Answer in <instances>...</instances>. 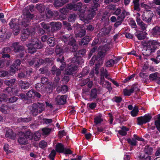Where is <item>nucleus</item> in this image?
Masks as SVG:
<instances>
[{
    "label": "nucleus",
    "mask_w": 160,
    "mask_h": 160,
    "mask_svg": "<svg viewBox=\"0 0 160 160\" xmlns=\"http://www.w3.org/2000/svg\"><path fill=\"white\" fill-rule=\"evenodd\" d=\"M28 52L29 53H33L36 51L37 49H41L42 47V44L38 40L37 38H33L30 42L27 44Z\"/></svg>",
    "instance_id": "1"
},
{
    "label": "nucleus",
    "mask_w": 160,
    "mask_h": 160,
    "mask_svg": "<svg viewBox=\"0 0 160 160\" xmlns=\"http://www.w3.org/2000/svg\"><path fill=\"white\" fill-rule=\"evenodd\" d=\"M84 60L76 57L72 58V63L69 65L65 70V74L71 75L72 72L76 70L78 68L77 65L84 62Z\"/></svg>",
    "instance_id": "2"
},
{
    "label": "nucleus",
    "mask_w": 160,
    "mask_h": 160,
    "mask_svg": "<svg viewBox=\"0 0 160 160\" xmlns=\"http://www.w3.org/2000/svg\"><path fill=\"white\" fill-rule=\"evenodd\" d=\"M30 113L33 116H36L44 110V106L41 103H34L30 107Z\"/></svg>",
    "instance_id": "3"
},
{
    "label": "nucleus",
    "mask_w": 160,
    "mask_h": 160,
    "mask_svg": "<svg viewBox=\"0 0 160 160\" xmlns=\"http://www.w3.org/2000/svg\"><path fill=\"white\" fill-rule=\"evenodd\" d=\"M23 18L22 20L19 18V20L21 21V24L20 25L21 26V28L23 29L24 27H26L29 25L30 20L32 18L33 16V15L29 12L28 14L23 15Z\"/></svg>",
    "instance_id": "4"
},
{
    "label": "nucleus",
    "mask_w": 160,
    "mask_h": 160,
    "mask_svg": "<svg viewBox=\"0 0 160 160\" xmlns=\"http://www.w3.org/2000/svg\"><path fill=\"white\" fill-rule=\"evenodd\" d=\"M153 14L151 11H144L142 14V20L146 23L150 24L152 22Z\"/></svg>",
    "instance_id": "5"
},
{
    "label": "nucleus",
    "mask_w": 160,
    "mask_h": 160,
    "mask_svg": "<svg viewBox=\"0 0 160 160\" xmlns=\"http://www.w3.org/2000/svg\"><path fill=\"white\" fill-rule=\"evenodd\" d=\"M12 47L13 48V50L14 52L17 53L19 52L20 54L18 55V57L22 58L23 57L24 54V47L19 45V43L17 42H15L13 43Z\"/></svg>",
    "instance_id": "6"
},
{
    "label": "nucleus",
    "mask_w": 160,
    "mask_h": 160,
    "mask_svg": "<svg viewBox=\"0 0 160 160\" xmlns=\"http://www.w3.org/2000/svg\"><path fill=\"white\" fill-rule=\"evenodd\" d=\"M61 38L65 44L69 45H73L75 42L73 36L71 34L62 36L61 37Z\"/></svg>",
    "instance_id": "7"
},
{
    "label": "nucleus",
    "mask_w": 160,
    "mask_h": 160,
    "mask_svg": "<svg viewBox=\"0 0 160 160\" xmlns=\"http://www.w3.org/2000/svg\"><path fill=\"white\" fill-rule=\"evenodd\" d=\"M94 6L93 7L90 8L88 10L87 19L88 20L92 19L96 14L95 11L97 10V8L99 7L100 5L98 2L94 3Z\"/></svg>",
    "instance_id": "8"
},
{
    "label": "nucleus",
    "mask_w": 160,
    "mask_h": 160,
    "mask_svg": "<svg viewBox=\"0 0 160 160\" xmlns=\"http://www.w3.org/2000/svg\"><path fill=\"white\" fill-rule=\"evenodd\" d=\"M152 118V117L149 114H146L143 116H141L137 118L138 124L141 125L144 123L149 122Z\"/></svg>",
    "instance_id": "9"
},
{
    "label": "nucleus",
    "mask_w": 160,
    "mask_h": 160,
    "mask_svg": "<svg viewBox=\"0 0 160 160\" xmlns=\"http://www.w3.org/2000/svg\"><path fill=\"white\" fill-rule=\"evenodd\" d=\"M17 21L15 19H12L9 23V25L10 28L13 29V30L15 32L14 34L15 35H17L18 34L20 28V27L16 24Z\"/></svg>",
    "instance_id": "10"
},
{
    "label": "nucleus",
    "mask_w": 160,
    "mask_h": 160,
    "mask_svg": "<svg viewBox=\"0 0 160 160\" xmlns=\"http://www.w3.org/2000/svg\"><path fill=\"white\" fill-rule=\"evenodd\" d=\"M129 14V12H126L125 10L123 11L121 14L118 16L117 21L114 24L115 26L117 27L118 25H120L125 18V16Z\"/></svg>",
    "instance_id": "11"
},
{
    "label": "nucleus",
    "mask_w": 160,
    "mask_h": 160,
    "mask_svg": "<svg viewBox=\"0 0 160 160\" xmlns=\"http://www.w3.org/2000/svg\"><path fill=\"white\" fill-rule=\"evenodd\" d=\"M67 96L65 95H58L55 98V102L58 105H63L66 102Z\"/></svg>",
    "instance_id": "12"
},
{
    "label": "nucleus",
    "mask_w": 160,
    "mask_h": 160,
    "mask_svg": "<svg viewBox=\"0 0 160 160\" xmlns=\"http://www.w3.org/2000/svg\"><path fill=\"white\" fill-rule=\"evenodd\" d=\"M74 11L83 12L85 10L86 8V5H82V3L80 2L76 4L74 3Z\"/></svg>",
    "instance_id": "13"
},
{
    "label": "nucleus",
    "mask_w": 160,
    "mask_h": 160,
    "mask_svg": "<svg viewBox=\"0 0 160 160\" xmlns=\"http://www.w3.org/2000/svg\"><path fill=\"white\" fill-rule=\"evenodd\" d=\"M44 60L42 59H40L36 61L35 59H33L29 62L30 65L32 66L34 65V67L36 68H38L39 66L43 64L44 62Z\"/></svg>",
    "instance_id": "14"
},
{
    "label": "nucleus",
    "mask_w": 160,
    "mask_h": 160,
    "mask_svg": "<svg viewBox=\"0 0 160 160\" xmlns=\"http://www.w3.org/2000/svg\"><path fill=\"white\" fill-rule=\"evenodd\" d=\"M146 44V46L155 50L156 47V45H158V43L156 41L150 40L147 41Z\"/></svg>",
    "instance_id": "15"
},
{
    "label": "nucleus",
    "mask_w": 160,
    "mask_h": 160,
    "mask_svg": "<svg viewBox=\"0 0 160 160\" xmlns=\"http://www.w3.org/2000/svg\"><path fill=\"white\" fill-rule=\"evenodd\" d=\"M152 34L155 37H158L160 35V28L159 27L156 26L151 30Z\"/></svg>",
    "instance_id": "16"
},
{
    "label": "nucleus",
    "mask_w": 160,
    "mask_h": 160,
    "mask_svg": "<svg viewBox=\"0 0 160 160\" xmlns=\"http://www.w3.org/2000/svg\"><path fill=\"white\" fill-rule=\"evenodd\" d=\"M136 21L138 25L139 26L142 31L145 30L148 27V25L142 21L139 17L136 19Z\"/></svg>",
    "instance_id": "17"
},
{
    "label": "nucleus",
    "mask_w": 160,
    "mask_h": 160,
    "mask_svg": "<svg viewBox=\"0 0 160 160\" xmlns=\"http://www.w3.org/2000/svg\"><path fill=\"white\" fill-rule=\"evenodd\" d=\"M68 48H65L64 50L62 48V47L59 45H57L56 47L55 52L57 55L62 54L64 52H67L68 51Z\"/></svg>",
    "instance_id": "18"
},
{
    "label": "nucleus",
    "mask_w": 160,
    "mask_h": 160,
    "mask_svg": "<svg viewBox=\"0 0 160 160\" xmlns=\"http://www.w3.org/2000/svg\"><path fill=\"white\" fill-rule=\"evenodd\" d=\"M19 85L22 89H26L29 88L30 84L27 82L21 80L19 82Z\"/></svg>",
    "instance_id": "19"
},
{
    "label": "nucleus",
    "mask_w": 160,
    "mask_h": 160,
    "mask_svg": "<svg viewBox=\"0 0 160 160\" xmlns=\"http://www.w3.org/2000/svg\"><path fill=\"white\" fill-rule=\"evenodd\" d=\"M121 130L118 131V133L122 136H125L127 132L129 130V128L124 126L120 127Z\"/></svg>",
    "instance_id": "20"
},
{
    "label": "nucleus",
    "mask_w": 160,
    "mask_h": 160,
    "mask_svg": "<svg viewBox=\"0 0 160 160\" xmlns=\"http://www.w3.org/2000/svg\"><path fill=\"white\" fill-rule=\"evenodd\" d=\"M91 40V38L90 37L86 36L79 42V44L80 45H85L88 44Z\"/></svg>",
    "instance_id": "21"
},
{
    "label": "nucleus",
    "mask_w": 160,
    "mask_h": 160,
    "mask_svg": "<svg viewBox=\"0 0 160 160\" xmlns=\"http://www.w3.org/2000/svg\"><path fill=\"white\" fill-rule=\"evenodd\" d=\"M55 149L57 152L63 153L64 152V147L61 143H58L56 146Z\"/></svg>",
    "instance_id": "22"
},
{
    "label": "nucleus",
    "mask_w": 160,
    "mask_h": 160,
    "mask_svg": "<svg viewBox=\"0 0 160 160\" xmlns=\"http://www.w3.org/2000/svg\"><path fill=\"white\" fill-rule=\"evenodd\" d=\"M155 50L149 48L148 47L146 46L144 47L143 50V52L147 56H149L151 55L152 52H154Z\"/></svg>",
    "instance_id": "23"
},
{
    "label": "nucleus",
    "mask_w": 160,
    "mask_h": 160,
    "mask_svg": "<svg viewBox=\"0 0 160 160\" xmlns=\"http://www.w3.org/2000/svg\"><path fill=\"white\" fill-rule=\"evenodd\" d=\"M28 32V30L26 29L23 30L21 35V39L22 41H25L28 38L29 35Z\"/></svg>",
    "instance_id": "24"
},
{
    "label": "nucleus",
    "mask_w": 160,
    "mask_h": 160,
    "mask_svg": "<svg viewBox=\"0 0 160 160\" xmlns=\"http://www.w3.org/2000/svg\"><path fill=\"white\" fill-rule=\"evenodd\" d=\"M51 25L52 26V28H53L54 30L59 29L62 27L61 23L59 22H52Z\"/></svg>",
    "instance_id": "25"
},
{
    "label": "nucleus",
    "mask_w": 160,
    "mask_h": 160,
    "mask_svg": "<svg viewBox=\"0 0 160 160\" xmlns=\"http://www.w3.org/2000/svg\"><path fill=\"white\" fill-rule=\"evenodd\" d=\"M16 91V90L14 88H8L4 92L6 94H8V95L11 96L16 94L17 92H15V91Z\"/></svg>",
    "instance_id": "26"
},
{
    "label": "nucleus",
    "mask_w": 160,
    "mask_h": 160,
    "mask_svg": "<svg viewBox=\"0 0 160 160\" xmlns=\"http://www.w3.org/2000/svg\"><path fill=\"white\" fill-rule=\"evenodd\" d=\"M10 110V108L7 105L2 104L0 108V111L3 113H7Z\"/></svg>",
    "instance_id": "27"
},
{
    "label": "nucleus",
    "mask_w": 160,
    "mask_h": 160,
    "mask_svg": "<svg viewBox=\"0 0 160 160\" xmlns=\"http://www.w3.org/2000/svg\"><path fill=\"white\" fill-rule=\"evenodd\" d=\"M44 87V85H42V83H39L36 85L35 88L38 91L41 92L42 93H43Z\"/></svg>",
    "instance_id": "28"
},
{
    "label": "nucleus",
    "mask_w": 160,
    "mask_h": 160,
    "mask_svg": "<svg viewBox=\"0 0 160 160\" xmlns=\"http://www.w3.org/2000/svg\"><path fill=\"white\" fill-rule=\"evenodd\" d=\"M144 152L148 155H151L152 152V148L148 146H145L144 149Z\"/></svg>",
    "instance_id": "29"
},
{
    "label": "nucleus",
    "mask_w": 160,
    "mask_h": 160,
    "mask_svg": "<svg viewBox=\"0 0 160 160\" xmlns=\"http://www.w3.org/2000/svg\"><path fill=\"white\" fill-rule=\"evenodd\" d=\"M52 72L53 74H56L57 76H58L61 74L60 70L57 68L55 66L52 67Z\"/></svg>",
    "instance_id": "30"
},
{
    "label": "nucleus",
    "mask_w": 160,
    "mask_h": 160,
    "mask_svg": "<svg viewBox=\"0 0 160 160\" xmlns=\"http://www.w3.org/2000/svg\"><path fill=\"white\" fill-rule=\"evenodd\" d=\"M16 79L13 78L9 80H5L4 81V83L9 86H11L13 85L16 82Z\"/></svg>",
    "instance_id": "31"
},
{
    "label": "nucleus",
    "mask_w": 160,
    "mask_h": 160,
    "mask_svg": "<svg viewBox=\"0 0 160 160\" xmlns=\"http://www.w3.org/2000/svg\"><path fill=\"white\" fill-rule=\"evenodd\" d=\"M26 139H29L32 140L33 138V134L31 132L29 131H26L24 134Z\"/></svg>",
    "instance_id": "32"
},
{
    "label": "nucleus",
    "mask_w": 160,
    "mask_h": 160,
    "mask_svg": "<svg viewBox=\"0 0 160 160\" xmlns=\"http://www.w3.org/2000/svg\"><path fill=\"white\" fill-rule=\"evenodd\" d=\"M32 118L31 117H27L26 118H20L18 119V122H27L31 120Z\"/></svg>",
    "instance_id": "33"
},
{
    "label": "nucleus",
    "mask_w": 160,
    "mask_h": 160,
    "mask_svg": "<svg viewBox=\"0 0 160 160\" xmlns=\"http://www.w3.org/2000/svg\"><path fill=\"white\" fill-rule=\"evenodd\" d=\"M57 89L58 92L61 91L62 93H65L68 91V88L67 86L64 85L62 86L61 87H58Z\"/></svg>",
    "instance_id": "34"
},
{
    "label": "nucleus",
    "mask_w": 160,
    "mask_h": 160,
    "mask_svg": "<svg viewBox=\"0 0 160 160\" xmlns=\"http://www.w3.org/2000/svg\"><path fill=\"white\" fill-rule=\"evenodd\" d=\"M86 33V31L85 29H81L78 32H76L75 34L76 36L77 37H82L84 36Z\"/></svg>",
    "instance_id": "35"
},
{
    "label": "nucleus",
    "mask_w": 160,
    "mask_h": 160,
    "mask_svg": "<svg viewBox=\"0 0 160 160\" xmlns=\"http://www.w3.org/2000/svg\"><path fill=\"white\" fill-rule=\"evenodd\" d=\"M136 36L139 40H142L145 38V36L142 31H139L137 32Z\"/></svg>",
    "instance_id": "36"
},
{
    "label": "nucleus",
    "mask_w": 160,
    "mask_h": 160,
    "mask_svg": "<svg viewBox=\"0 0 160 160\" xmlns=\"http://www.w3.org/2000/svg\"><path fill=\"white\" fill-rule=\"evenodd\" d=\"M138 108L135 106L134 107L133 109L130 112V114L132 117H135L138 115Z\"/></svg>",
    "instance_id": "37"
},
{
    "label": "nucleus",
    "mask_w": 160,
    "mask_h": 160,
    "mask_svg": "<svg viewBox=\"0 0 160 160\" xmlns=\"http://www.w3.org/2000/svg\"><path fill=\"white\" fill-rule=\"evenodd\" d=\"M18 142L22 145H25L28 143V140L27 139L24 137H20L18 139Z\"/></svg>",
    "instance_id": "38"
},
{
    "label": "nucleus",
    "mask_w": 160,
    "mask_h": 160,
    "mask_svg": "<svg viewBox=\"0 0 160 160\" xmlns=\"http://www.w3.org/2000/svg\"><path fill=\"white\" fill-rule=\"evenodd\" d=\"M53 87L52 86H50L49 87H47L45 85L43 93H51L52 92L53 90Z\"/></svg>",
    "instance_id": "39"
},
{
    "label": "nucleus",
    "mask_w": 160,
    "mask_h": 160,
    "mask_svg": "<svg viewBox=\"0 0 160 160\" xmlns=\"http://www.w3.org/2000/svg\"><path fill=\"white\" fill-rule=\"evenodd\" d=\"M115 63V61L112 59L107 61L105 63L106 67H111Z\"/></svg>",
    "instance_id": "40"
},
{
    "label": "nucleus",
    "mask_w": 160,
    "mask_h": 160,
    "mask_svg": "<svg viewBox=\"0 0 160 160\" xmlns=\"http://www.w3.org/2000/svg\"><path fill=\"white\" fill-rule=\"evenodd\" d=\"M97 96V90L94 88L92 89L91 92L90 98L92 99L96 98Z\"/></svg>",
    "instance_id": "41"
},
{
    "label": "nucleus",
    "mask_w": 160,
    "mask_h": 160,
    "mask_svg": "<svg viewBox=\"0 0 160 160\" xmlns=\"http://www.w3.org/2000/svg\"><path fill=\"white\" fill-rule=\"evenodd\" d=\"M36 8L40 12H44L45 8V6L42 4H37Z\"/></svg>",
    "instance_id": "42"
},
{
    "label": "nucleus",
    "mask_w": 160,
    "mask_h": 160,
    "mask_svg": "<svg viewBox=\"0 0 160 160\" xmlns=\"http://www.w3.org/2000/svg\"><path fill=\"white\" fill-rule=\"evenodd\" d=\"M53 5L55 7L58 8L63 5L60 0H55L53 3Z\"/></svg>",
    "instance_id": "43"
},
{
    "label": "nucleus",
    "mask_w": 160,
    "mask_h": 160,
    "mask_svg": "<svg viewBox=\"0 0 160 160\" xmlns=\"http://www.w3.org/2000/svg\"><path fill=\"white\" fill-rule=\"evenodd\" d=\"M155 125L158 130L160 132V115H159L158 120L155 121Z\"/></svg>",
    "instance_id": "44"
},
{
    "label": "nucleus",
    "mask_w": 160,
    "mask_h": 160,
    "mask_svg": "<svg viewBox=\"0 0 160 160\" xmlns=\"http://www.w3.org/2000/svg\"><path fill=\"white\" fill-rule=\"evenodd\" d=\"M103 119L101 118V115L96 117L94 118V122L96 124L101 123Z\"/></svg>",
    "instance_id": "45"
},
{
    "label": "nucleus",
    "mask_w": 160,
    "mask_h": 160,
    "mask_svg": "<svg viewBox=\"0 0 160 160\" xmlns=\"http://www.w3.org/2000/svg\"><path fill=\"white\" fill-rule=\"evenodd\" d=\"M106 52H105L104 51H100L98 53V54L97 57L98 59H100L103 58L106 54Z\"/></svg>",
    "instance_id": "46"
},
{
    "label": "nucleus",
    "mask_w": 160,
    "mask_h": 160,
    "mask_svg": "<svg viewBox=\"0 0 160 160\" xmlns=\"http://www.w3.org/2000/svg\"><path fill=\"white\" fill-rule=\"evenodd\" d=\"M47 42L51 47H53L55 45L54 38L53 37L49 38L48 39Z\"/></svg>",
    "instance_id": "47"
},
{
    "label": "nucleus",
    "mask_w": 160,
    "mask_h": 160,
    "mask_svg": "<svg viewBox=\"0 0 160 160\" xmlns=\"http://www.w3.org/2000/svg\"><path fill=\"white\" fill-rule=\"evenodd\" d=\"M35 91L31 89L29 91L26 93L27 96L30 98H34L35 97Z\"/></svg>",
    "instance_id": "48"
},
{
    "label": "nucleus",
    "mask_w": 160,
    "mask_h": 160,
    "mask_svg": "<svg viewBox=\"0 0 160 160\" xmlns=\"http://www.w3.org/2000/svg\"><path fill=\"white\" fill-rule=\"evenodd\" d=\"M103 84H104L105 86H102L103 87L106 88L110 91H111L112 88L111 86V84L110 82L107 81H106L105 82H103Z\"/></svg>",
    "instance_id": "49"
},
{
    "label": "nucleus",
    "mask_w": 160,
    "mask_h": 160,
    "mask_svg": "<svg viewBox=\"0 0 160 160\" xmlns=\"http://www.w3.org/2000/svg\"><path fill=\"white\" fill-rule=\"evenodd\" d=\"M77 15L74 14H71L69 15L68 20L70 22H73L75 21Z\"/></svg>",
    "instance_id": "50"
},
{
    "label": "nucleus",
    "mask_w": 160,
    "mask_h": 160,
    "mask_svg": "<svg viewBox=\"0 0 160 160\" xmlns=\"http://www.w3.org/2000/svg\"><path fill=\"white\" fill-rule=\"evenodd\" d=\"M41 137V134L39 132H35L33 134V138L35 141H38Z\"/></svg>",
    "instance_id": "51"
},
{
    "label": "nucleus",
    "mask_w": 160,
    "mask_h": 160,
    "mask_svg": "<svg viewBox=\"0 0 160 160\" xmlns=\"http://www.w3.org/2000/svg\"><path fill=\"white\" fill-rule=\"evenodd\" d=\"M7 98V96L6 94L2 93L0 95V101L7 102L8 101Z\"/></svg>",
    "instance_id": "52"
},
{
    "label": "nucleus",
    "mask_w": 160,
    "mask_h": 160,
    "mask_svg": "<svg viewBox=\"0 0 160 160\" xmlns=\"http://www.w3.org/2000/svg\"><path fill=\"white\" fill-rule=\"evenodd\" d=\"M42 134L43 135H48L51 131V129L50 128H44L42 129Z\"/></svg>",
    "instance_id": "53"
},
{
    "label": "nucleus",
    "mask_w": 160,
    "mask_h": 160,
    "mask_svg": "<svg viewBox=\"0 0 160 160\" xmlns=\"http://www.w3.org/2000/svg\"><path fill=\"white\" fill-rule=\"evenodd\" d=\"M128 142L132 146H135L137 144V142L136 140L133 138H128L127 139Z\"/></svg>",
    "instance_id": "54"
},
{
    "label": "nucleus",
    "mask_w": 160,
    "mask_h": 160,
    "mask_svg": "<svg viewBox=\"0 0 160 160\" xmlns=\"http://www.w3.org/2000/svg\"><path fill=\"white\" fill-rule=\"evenodd\" d=\"M123 92L125 95L130 96L133 93V90L131 88L129 90L125 89L123 90Z\"/></svg>",
    "instance_id": "55"
},
{
    "label": "nucleus",
    "mask_w": 160,
    "mask_h": 160,
    "mask_svg": "<svg viewBox=\"0 0 160 160\" xmlns=\"http://www.w3.org/2000/svg\"><path fill=\"white\" fill-rule=\"evenodd\" d=\"M139 157L141 160H151V158L150 156H146L145 155L142 154H141Z\"/></svg>",
    "instance_id": "56"
},
{
    "label": "nucleus",
    "mask_w": 160,
    "mask_h": 160,
    "mask_svg": "<svg viewBox=\"0 0 160 160\" xmlns=\"http://www.w3.org/2000/svg\"><path fill=\"white\" fill-rule=\"evenodd\" d=\"M56 155V151L55 150H52L50 154L49 155V158L52 160H54V157Z\"/></svg>",
    "instance_id": "57"
},
{
    "label": "nucleus",
    "mask_w": 160,
    "mask_h": 160,
    "mask_svg": "<svg viewBox=\"0 0 160 160\" xmlns=\"http://www.w3.org/2000/svg\"><path fill=\"white\" fill-rule=\"evenodd\" d=\"M39 146L40 148H44L47 146V142L44 140H42L39 142Z\"/></svg>",
    "instance_id": "58"
},
{
    "label": "nucleus",
    "mask_w": 160,
    "mask_h": 160,
    "mask_svg": "<svg viewBox=\"0 0 160 160\" xmlns=\"http://www.w3.org/2000/svg\"><path fill=\"white\" fill-rule=\"evenodd\" d=\"M10 51L11 50L9 48L6 47L3 48L2 49V50L0 52V53L2 55L3 54L10 52Z\"/></svg>",
    "instance_id": "59"
},
{
    "label": "nucleus",
    "mask_w": 160,
    "mask_h": 160,
    "mask_svg": "<svg viewBox=\"0 0 160 160\" xmlns=\"http://www.w3.org/2000/svg\"><path fill=\"white\" fill-rule=\"evenodd\" d=\"M108 49L109 48L108 46L106 45L100 46L98 48L99 50H101L102 51L105 52H106L108 51Z\"/></svg>",
    "instance_id": "60"
},
{
    "label": "nucleus",
    "mask_w": 160,
    "mask_h": 160,
    "mask_svg": "<svg viewBox=\"0 0 160 160\" xmlns=\"http://www.w3.org/2000/svg\"><path fill=\"white\" fill-rule=\"evenodd\" d=\"M122 99V98L120 97L115 96L112 98V100L117 103H119L121 102Z\"/></svg>",
    "instance_id": "61"
},
{
    "label": "nucleus",
    "mask_w": 160,
    "mask_h": 160,
    "mask_svg": "<svg viewBox=\"0 0 160 160\" xmlns=\"http://www.w3.org/2000/svg\"><path fill=\"white\" fill-rule=\"evenodd\" d=\"M26 30H28V32L30 35L31 36L34 35L35 33V29L34 28H32L30 29L27 28Z\"/></svg>",
    "instance_id": "62"
},
{
    "label": "nucleus",
    "mask_w": 160,
    "mask_h": 160,
    "mask_svg": "<svg viewBox=\"0 0 160 160\" xmlns=\"http://www.w3.org/2000/svg\"><path fill=\"white\" fill-rule=\"evenodd\" d=\"M158 73L157 72H155L154 73H152L150 75H149V79H151L152 80H155L158 74Z\"/></svg>",
    "instance_id": "63"
},
{
    "label": "nucleus",
    "mask_w": 160,
    "mask_h": 160,
    "mask_svg": "<svg viewBox=\"0 0 160 160\" xmlns=\"http://www.w3.org/2000/svg\"><path fill=\"white\" fill-rule=\"evenodd\" d=\"M157 56L156 57V59H154V62H155L156 63H158V62H160V49L157 51Z\"/></svg>",
    "instance_id": "64"
}]
</instances>
